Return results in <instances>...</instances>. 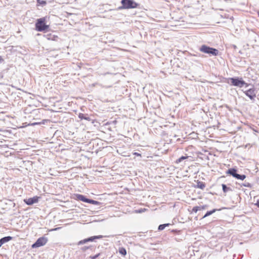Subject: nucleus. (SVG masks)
<instances>
[{"label":"nucleus","mask_w":259,"mask_h":259,"mask_svg":"<svg viewBox=\"0 0 259 259\" xmlns=\"http://www.w3.org/2000/svg\"><path fill=\"white\" fill-rule=\"evenodd\" d=\"M48 239L47 237L42 236L39 237L37 239L34 243L32 245V248H37L45 245L48 242Z\"/></svg>","instance_id":"obj_5"},{"label":"nucleus","mask_w":259,"mask_h":259,"mask_svg":"<svg viewBox=\"0 0 259 259\" xmlns=\"http://www.w3.org/2000/svg\"><path fill=\"white\" fill-rule=\"evenodd\" d=\"M188 157H189V156H182L179 158L177 159L176 162L177 163H179L181 162L182 161L188 158Z\"/></svg>","instance_id":"obj_17"},{"label":"nucleus","mask_w":259,"mask_h":259,"mask_svg":"<svg viewBox=\"0 0 259 259\" xmlns=\"http://www.w3.org/2000/svg\"><path fill=\"white\" fill-rule=\"evenodd\" d=\"M226 174L230 175L235 178L236 174H237V170L235 168H230L227 170Z\"/></svg>","instance_id":"obj_9"},{"label":"nucleus","mask_w":259,"mask_h":259,"mask_svg":"<svg viewBox=\"0 0 259 259\" xmlns=\"http://www.w3.org/2000/svg\"><path fill=\"white\" fill-rule=\"evenodd\" d=\"M119 252L122 255L124 256L126 254V250L123 247L119 248Z\"/></svg>","instance_id":"obj_19"},{"label":"nucleus","mask_w":259,"mask_h":259,"mask_svg":"<svg viewBox=\"0 0 259 259\" xmlns=\"http://www.w3.org/2000/svg\"><path fill=\"white\" fill-rule=\"evenodd\" d=\"M103 238V236L102 235H97L91 236L90 237L88 238V242H93L95 241L96 239H102Z\"/></svg>","instance_id":"obj_13"},{"label":"nucleus","mask_w":259,"mask_h":259,"mask_svg":"<svg viewBox=\"0 0 259 259\" xmlns=\"http://www.w3.org/2000/svg\"><path fill=\"white\" fill-rule=\"evenodd\" d=\"M243 93L248 97L251 100H254L256 98L255 89L254 88L243 90Z\"/></svg>","instance_id":"obj_6"},{"label":"nucleus","mask_w":259,"mask_h":259,"mask_svg":"<svg viewBox=\"0 0 259 259\" xmlns=\"http://www.w3.org/2000/svg\"><path fill=\"white\" fill-rule=\"evenodd\" d=\"M74 198L75 200H80L84 202L88 203L89 198H88L84 195L79 194H75L74 195Z\"/></svg>","instance_id":"obj_8"},{"label":"nucleus","mask_w":259,"mask_h":259,"mask_svg":"<svg viewBox=\"0 0 259 259\" xmlns=\"http://www.w3.org/2000/svg\"><path fill=\"white\" fill-rule=\"evenodd\" d=\"M90 247H91V246H83V247L81 248V250L82 251H85L89 249Z\"/></svg>","instance_id":"obj_26"},{"label":"nucleus","mask_w":259,"mask_h":259,"mask_svg":"<svg viewBox=\"0 0 259 259\" xmlns=\"http://www.w3.org/2000/svg\"><path fill=\"white\" fill-rule=\"evenodd\" d=\"M195 187L203 190L205 187V184L204 182L197 181L196 185L195 186Z\"/></svg>","instance_id":"obj_12"},{"label":"nucleus","mask_w":259,"mask_h":259,"mask_svg":"<svg viewBox=\"0 0 259 259\" xmlns=\"http://www.w3.org/2000/svg\"><path fill=\"white\" fill-rule=\"evenodd\" d=\"M229 80L231 81V84L235 87L241 88L245 85V88H246L249 85V84L246 83L241 77H231L229 78Z\"/></svg>","instance_id":"obj_3"},{"label":"nucleus","mask_w":259,"mask_h":259,"mask_svg":"<svg viewBox=\"0 0 259 259\" xmlns=\"http://www.w3.org/2000/svg\"><path fill=\"white\" fill-rule=\"evenodd\" d=\"M199 50L204 53L214 56H216L219 54V51L217 49L210 47L205 45L201 46L199 48Z\"/></svg>","instance_id":"obj_4"},{"label":"nucleus","mask_w":259,"mask_h":259,"mask_svg":"<svg viewBox=\"0 0 259 259\" xmlns=\"http://www.w3.org/2000/svg\"><path fill=\"white\" fill-rule=\"evenodd\" d=\"M35 26L36 30L39 32L45 31L49 28V26L46 24V19L45 18L38 19Z\"/></svg>","instance_id":"obj_1"},{"label":"nucleus","mask_w":259,"mask_h":259,"mask_svg":"<svg viewBox=\"0 0 259 259\" xmlns=\"http://www.w3.org/2000/svg\"><path fill=\"white\" fill-rule=\"evenodd\" d=\"M165 226L163 224H161L158 226V230L159 231H162L165 229Z\"/></svg>","instance_id":"obj_25"},{"label":"nucleus","mask_w":259,"mask_h":259,"mask_svg":"<svg viewBox=\"0 0 259 259\" xmlns=\"http://www.w3.org/2000/svg\"><path fill=\"white\" fill-rule=\"evenodd\" d=\"M13 237L10 236L4 237L0 239V245L2 246L3 244L12 240Z\"/></svg>","instance_id":"obj_10"},{"label":"nucleus","mask_w":259,"mask_h":259,"mask_svg":"<svg viewBox=\"0 0 259 259\" xmlns=\"http://www.w3.org/2000/svg\"><path fill=\"white\" fill-rule=\"evenodd\" d=\"M235 178L238 180H244L246 178V176L245 175H240L237 173Z\"/></svg>","instance_id":"obj_18"},{"label":"nucleus","mask_w":259,"mask_h":259,"mask_svg":"<svg viewBox=\"0 0 259 259\" xmlns=\"http://www.w3.org/2000/svg\"><path fill=\"white\" fill-rule=\"evenodd\" d=\"M37 2L42 6H45L47 4V2L45 1L37 0Z\"/></svg>","instance_id":"obj_24"},{"label":"nucleus","mask_w":259,"mask_h":259,"mask_svg":"<svg viewBox=\"0 0 259 259\" xmlns=\"http://www.w3.org/2000/svg\"><path fill=\"white\" fill-rule=\"evenodd\" d=\"M142 211H143L142 210H141V209L137 211V212H139V213L142 212Z\"/></svg>","instance_id":"obj_31"},{"label":"nucleus","mask_w":259,"mask_h":259,"mask_svg":"<svg viewBox=\"0 0 259 259\" xmlns=\"http://www.w3.org/2000/svg\"><path fill=\"white\" fill-rule=\"evenodd\" d=\"M88 203H90V204H94V205H99L100 204V202L99 201H97L96 200L89 199Z\"/></svg>","instance_id":"obj_20"},{"label":"nucleus","mask_w":259,"mask_h":259,"mask_svg":"<svg viewBox=\"0 0 259 259\" xmlns=\"http://www.w3.org/2000/svg\"><path fill=\"white\" fill-rule=\"evenodd\" d=\"M88 242H88V238H85V239H84L83 240H81L79 241L77 243V245H82L83 244L87 243Z\"/></svg>","instance_id":"obj_22"},{"label":"nucleus","mask_w":259,"mask_h":259,"mask_svg":"<svg viewBox=\"0 0 259 259\" xmlns=\"http://www.w3.org/2000/svg\"><path fill=\"white\" fill-rule=\"evenodd\" d=\"M163 225L165 226V227H166L169 226L170 224L169 223H167V224H164Z\"/></svg>","instance_id":"obj_30"},{"label":"nucleus","mask_w":259,"mask_h":259,"mask_svg":"<svg viewBox=\"0 0 259 259\" xmlns=\"http://www.w3.org/2000/svg\"><path fill=\"white\" fill-rule=\"evenodd\" d=\"M49 120L48 119H44L41 122H33L31 124V125L34 126L35 125H40V124H44L46 122H48Z\"/></svg>","instance_id":"obj_16"},{"label":"nucleus","mask_w":259,"mask_h":259,"mask_svg":"<svg viewBox=\"0 0 259 259\" xmlns=\"http://www.w3.org/2000/svg\"><path fill=\"white\" fill-rule=\"evenodd\" d=\"M121 4L122 6L118 7L119 10L134 9L139 5L133 0H121Z\"/></svg>","instance_id":"obj_2"},{"label":"nucleus","mask_w":259,"mask_h":259,"mask_svg":"<svg viewBox=\"0 0 259 259\" xmlns=\"http://www.w3.org/2000/svg\"><path fill=\"white\" fill-rule=\"evenodd\" d=\"M241 186H244L248 188H251L252 185L250 183L245 181L243 183L241 184Z\"/></svg>","instance_id":"obj_21"},{"label":"nucleus","mask_w":259,"mask_h":259,"mask_svg":"<svg viewBox=\"0 0 259 259\" xmlns=\"http://www.w3.org/2000/svg\"><path fill=\"white\" fill-rule=\"evenodd\" d=\"M198 210H200V207H199V206H194L192 209V212H194L195 213Z\"/></svg>","instance_id":"obj_23"},{"label":"nucleus","mask_w":259,"mask_h":259,"mask_svg":"<svg viewBox=\"0 0 259 259\" xmlns=\"http://www.w3.org/2000/svg\"><path fill=\"white\" fill-rule=\"evenodd\" d=\"M255 204L259 208V199L257 200L256 202L255 203Z\"/></svg>","instance_id":"obj_29"},{"label":"nucleus","mask_w":259,"mask_h":259,"mask_svg":"<svg viewBox=\"0 0 259 259\" xmlns=\"http://www.w3.org/2000/svg\"><path fill=\"white\" fill-rule=\"evenodd\" d=\"M100 253H98V254H96L95 255L91 256L90 258L91 259H96L98 257H99L100 256Z\"/></svg>","instance_id":"obj_27"},{"label":"nucleus","mask_w":259,"mask_h":259,"mask_svg":"<svg viewBox=\"0 0 259 259\" xmlns=\"http://www.w3.org/2000/svg\"><path fill=\"white\" fill-rule=\"evenodd\" d=\"M134 154H135V155H140V154H139L138 153H137V152H135V153H134Z\"/></svg>","instance_id":"obj_32"},{"label":"nucleus","mask_w":259,"mask_h":259,"mask_svg":"<svg viewBox=\"0 0 259 259\" xmlns=\"http://www.w3.org/2000/svg\"><path fill=\"white\" fill-rule=\"evenodd\" d=\"M39 197L35 196L32 198L24 199V202L28 205H31L38 202Z\"/></svg>","instance_id":"obj_7"},{"label":"nucleus","mask_w":259,"mask_h":259,"mask_svg":"<svg viewBox=\"0 0 259 259\" xmlns=\"http://www.w3.org/2000/svg\"><path fill=\"white\" fill-rule=\"evenodd\" d=\"M78 117L81 119H85L88 121H91V118L88 116V114H84L83 113H79L78 114Z\"/></svg>","instance_id":"obj_11"},{"label":"nucleus","mask_w":259,"mask_h":259,"mask_svg":"<svg viewBox=\"0 0 259 259\" xmlns=\"http://www.w3.org/2000/svg\"><path fill=\"white\" fill-rule=\"evenodd\" d=\"M199 207H200V210H201L206 209L208 206L207 205H204L202 206H199Z\"/></svg>","instance_id":"obj_28"},{"label":"nucleus","mask_w":259,"mask_h":259,"mask_svg":"<svg viewBox=\"0 0 259 259\" xmlns=\"http://www.w3.org/2000/svg\"><path fill=\"white\" fill-rule=\"evenodd\" d=\"M220 209H212L211 210H209V211H207L206 213L204 215V216L202 217V219H204L206 217H207L210 215H211L212 214H213V213H214L215 212H216L218 210H220Z\"/></svg>","instance_id":"obj_14"},{"label":"nucleus","mask_w":259,"mask_h":259,"mask_svg":"<svg viewBox=\"0 0 259 259\" xmlns=\"http://www.w3.org/2000/svg\"><path fill=\"white\" fill-rule=\"evenodd\" d=\"M222 189L224 192V193H226L229 191H232V188L230 187H228L226 185L223 184H222Z\"/></svg>","instance_id":"obj_15"},{"label":"nucleus","mask_w":259,"mask_h":259,"mask_svg":"<svg viewBox=\"0 0 259 259\" xmlns=\"http://www.w3.org/2000/svg\"><path fill=\"white\" fill-rule=\"evenodd\" d=\"M258 16L259 17V11L257 12Z\"/></svg>","instance_id":"obj_33"}]
</instances>
